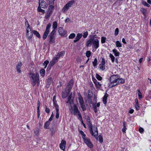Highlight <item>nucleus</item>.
Segmentation results:
<instances>
[{"instance_id":"f257e3e1","label":"nucleus","mask_w":151,"mask_h":151,"mask_svg":"<svg viewBox=\"0 0 151 151\" xmlns=\"http://www.w3.org/2000/svg\"><path fill=\"white\" fill-rule=\"evenodd\" d=\"M124 81V80L122 78H120L119 75H114L111 76L110 78L108 84V87L111 88L118 84L123 83Z\"/></svg>"},{"instance_id":"f03ea898","label":"nucleus","mask_w":151,"mask_h":151,"mask_svg":"<svg viewBox=\"0 0 151 151\" xmlns=\"http://www.w3.org/2000/svg\"><path fill=\"white\" fill-rule=\"evenodd\" d=\"M29 78L32 85L34 86L36 85V83L38 86L40 84V79L39 75L37 72L35 73H30L29 74Z\"/></svg>"},{"instance_id":"7ed1b4c3","label":"nucleus","mask_w":151,"mask_h":151,"mask_svg":"<svg viewBox=\"0 0 151 151\" xmlns=\"http://www.w3.org/2000/svg\"><path fill=\"white\" fill-rule=\"evenodd\" d=\"M69 109L71 113L75 115L78 116L79 114H81L76 105L74 104L73 106H71Z\"/></svg>"},{"instance_id":"20e7f679","label":"nucleus","mask_w":151,"mask_h":151,"mask_svg":"<svg viewBox=\"0 0 151 151\" xmlns=\"http://www.w3.org/2000/svg\"><path fill=\"white\" fill-rule=\"evenodd\" d=\"M74 2V1L73 0L69 1L62 8V12L65 13L67 12L69 8L72 6Z\"/></svg>"},{"instance_id":"39448f33","label":"nucleus","mask_w":151,"mask_h":151,"mask_svg":"<svg viewBox=\"0 0 151 151\" xmlns=\"http://www.w3.org/2000/svg\"><path fill=\"white\" fill-rule=\"evenodd\" d=\"M89 128L91 134L95 137H96L98 134L97 128L96 127H92L91 125L89 126Z\"/></svg>"},{"instance_id":"423d86ee","label":"nucleus","mask_w":151,"mask_h":151,"mask_svg":"<svg viewBox=\"0 0 151 151\" xmlns=\"http://www.w3.org/2000/svg\"><path fill=\"white\" fill-rule=\"evenodd\" d=\"M33 30L30 28V27H27L26 29V35L27 38L30 40L31 39L33 35Z\"/></svg>"},{"instance_id":"0eeeda50","label":"nucleus","mask_w":151,"mask_h":151,"mask_svg":"<svg viewBox=\"0 0 151 151\" xmlns=\"http://www.w3.org/2000/svg\"><path fill=\"white\" fill-rule=\"evenodd\" d=\"M79 97L78 98V101L83 111H84L86 109L85 105L84 104L83 99L81 96L80 93H78Z\"/></svg>"},{"instance_id":"6e6552de","label":"nucleus","mask_w":151,"mask_h":151,"mask_svg":"<svg viewBox=\"0 0 151 151\" xmlns=\"http://www.w3.org/2000/svg\"><path fill=\"white\" fill-rule=\"evenodd\" d=\"M56 31L52 30L50 33L48 37L49 38V42L50 43H52L55 42V35Z\"/></svg>"},{"instance_id":"1a4fd4ad","label":"nucleus","mask_w":151,"mask_h":151,"mask_svg":"<svg viewBox=\"0 0 151 151\" xmlns=\"http://www.w3.org/2000/svg\"><path fill=\"white\" fill-rule=\"evenodd\" d=\"M99 47V41L97 39H95L94 37L92 43V47L96 50Z\"/></svg>"},{"instance_id":"9d476101","label":"nucleus","mask_w":151,"mask_h":151,"mask_svg":"<svg viewBox=\"0 0 151 151\" xmlns=\"http://www.w3.org/2000/svg\"><path fill=\"white\" fill-rule=\"evenodd\" d=\"M51 26L50 23H49L47 26L46 29L43 35V38L44 40L48 36Z\"/></svg>"},{"instance_id":"9b49d317","label":"nucleus","mask_w":151,"mask_h":151,"mask_svg":"<svg viewBox=\"0 0 151 151\" xmlns=\"http://www.w3.org/2000/svg\"><path fill=\"white\" fill-rule=\"evenodd\" d=\"M94 36H91L89 40H88L86 42V46L87 47H90L92 44Z\"/></svg>"},{"instance_id":"f8f14e48","label":"nucleus","mask_w":151,"mask_h":151,"mask_svg":"<svg viewBox=\"0 0 151 151\" xmlns=\"http://www.w3.org/2000/svg\"><path fill=\"white\" fill-rule=\"evenodd\" d=\"M105 61L104 59L102 58L101 62L99 65L100 68L102 70H104L105 69Z\"/></svg>"},{"instance_id":"ddd939ff","label":"nucleus","mask_w":151,"mask_h":151,"mask_svg":"<svg viewBox=\"0 0 151 151\" xmlns=\"http://www.w3.org/2000/svg\"><path fill=\"white\" fill-rule=\"evenodd\" d=\"M58 31L59 34L62 36H65L67 33V32L64 30L62 27H60L58 28Z\"/></svg>"},{"instance_id":"4468645a","label":"nucleus","mask_w":151,"mask_h":151,"mask_svg":"<svg viewBox=\"0 0 151 151\" xmlns=\"http://www.w3.org/2000/svg\"><path fill=\"white\" fill-rule=\"evenodd\" d=\"M73 98H72V93H71L66 101V103H69L70 105L72 104L73 103Z\"/></svg>"},{"instance_id":"2eb2a0df","label":"nucleus","mask_w":151,"mask_h":151,"mask_svg":"<svg viewBox=\"0 0 151 151\" xmlns=\"http://www.w3.org/2000/svg\"><path fill=\"white\" fill-rule=\"evenodd\" d=\"M39 6L43 9H46L47 8V3L44 0H42L40 2H39Z\"/></svg>"},{"instance_id":"dca6fc26","label":"nucleus","mask_w":151,"mask_h":151,"mask_svg":"<svg viewBox=\"0 0 151 151\" xmlns=\"http://www.w3.org/2000/svg\"><path fill=\"white\" fill-rule=\"evenodd\" d=\"M79 132L82 136V138H83L84 142H89V139L86 137V135L83 131L80 130L79 131Z\"/></svg>"},{"instance_id":"f3484780","label":"nucleus","mask_w":151,"mask_h":151,"mask_svg":"<svg viewBox=\"0 0 151 151\" xmlns=\"http://www.w3.org/2000/svg\"><path fill=\"white\" fill-rule=\"evenodd\" d=\"M93 82L97 88H100L101 86V84L98 82L96 79L93 80Z\"/></svg>"},{"instance_id":"a211bd4d","label":"nucleus","mask_w":151,"mask_h":151,"mask_svg":"<svg viewBox=\"0 0 151 151\" xmlns=\"http://www.w3.org/2000/svg\"><path fill=\"white\" fill-rule=\"evenodd\" d=\"M65 53L64 51H62L58 53L56 56L55 57L58 60V59L61 57L63 56Z\"/></svg>"},{"instance_id":"6ab92c4d","label":"nucleus","mask_w":151,"mask_h":151,"mask_svg":"<svg viewBox=\"0 0 151 151\" xmlns=\"http://www.w3.org/2000/svg\"><path fill=\"white\" fill-rule=\"evenodd\" d=\"M22 66V63L21 62H19L16 65V69L17 72L18 73H20L21 72L20 68Z\"/></svg>"},{"instance_id":"aec40b11","label":"nucleus","mask_w":151,"mask_h":151,"mask_svg":"<svg viewBox=\"0 0 151 151\" xmlns=\"http://www.w3.org/2000/svg\"><path fill=\"white\" fill-rule=\"evenodd\" d=\"M82 36V34L81 33H78L77 34V36L75 39L73 40L74 42H76L78 41L81 38Z\"/></svg>"},{"instance_id":"412c9836","label":"nucleus","mask_w":151,"mask_h":151,"mask_svg":"<svg viewBox=\"0 0 151 151\" xmlns=\"http://www.w3.org/2000/svg\"><path fill=\"white\" fill-rule=\"evenodd\" d=\"M66 144V142H61L59 146L60 149L63 151H65Z\"/></svg>"},{"instance_id":"4be33fe9","label":"nucleus","mask_w":151,"mask_h":151,"mask_svg":"<svg viewBox=\"0 0 151 151\" xmlns=\"http://www.w3.org/2000/svg\"><path fill=\"white\" fill-rule=\"evenodd\" d=\"M69 92L68 91V90L67 92L65 90L64 91H63L62 94V97L64 99L66 98Z\"/></svg>"},{"instance_id":"5701e85b","label":"nucleus","mask_w":151,"mask_h":151,"mask_svg":"<svg viewBox=\"0 0 151 151\" xmlns=\"http://www.w3.org/2000/svg\"><path fill=\"white\" fill-rule=\"evenodd\" d=\"M58 60L54 57L52 60L50 61V65L51 66H53L58 61Z\"/></svg>"},{"instance_id":"b1692460","label":"nucleus","mask_w":151,"mask_h":151,"mask_svg":"<svg viewBox=\"0 0 151 151\" xmlns=\"http://www.w3.org/2000/svg\"><path fill=\"white\" fill-rule=\"evenodd\" d=\"M73 82L72 80H71L69 82L68 84V87L69 88L68 89V91L70 92V89H71L73 86Z\"/></svg>"},{"instance_id":"393cba45","label":"nucleus","mask_w":151,"mask_h":151,"mask_svg":"<svg viewBox=\"0 0 151 151\" xmlns=\"http://www.w3.org/2000/svg\"><path fill=\"white\" fill-rule=\"evenodd\" d=\"M108 96V94L107 93L103 97V102L104 104H105L107 102V99Z\"/></svg>"},{"instance_id":"a878e982","label":"nucleus","mask_w":151,"mask_h":151,"mask_svg":"<svg viewBox=\"0 0 151 151\" xmlns=\"http://www.w3.org/2000/svg\"><path fill=\"white\" fill-rule=\"evenodd\" d=\"M112 52L114 53L115 56H119V53L116 49H113L112 50Z\"/></svg>"},{"instance_id":"bb28decb","label":"nucleus","mask_w":151,"mask_h":151,"mask_svg":"<svg viewBox=\"0 0 151 151\" xmlns=\"http://www.w3.org/2000/svg\"><path fill=\"white\" fill-rule=\"evenodd\" d=\"M140 11L144 16H146L147 12V10L145 9L142 8L140 9Z\"/></svg>"},{"instance_id":"cd10ccee","label":"nucleus","mask_w":151,"mask_h":151,"mask_svg":"<svg viewBox=\"0 0 151 151\" xmlns=\"http://www.w3.org/2000/svg\"><path fill=\"white\" fill-rule=\"evenodd\" d=\"M115 43L116 47H122V44L119 41H116Z\"/></svg>"},{"instance_id":"c85d7f7f","label":"nucleus","mask_w":151,"mask_h":151,"mask_svg":"<svg viewBox=\"0 0 151 151\" xmlns=\"http://www.w3.org/2000/svg\"><path fill=\"white\" fill-rule=\"evenodd\" d=\"M57 23L55 21L53 22L52 25V28L53 29V30L55 31L57 27Z\"/></svg>"},{"instance_id":"c756f323","label":"nucleus","mask_w":151,"mask_h":151,"mask_svg":"<svg viewBox=\"0 0 151 151\" xmlns=\"http://www.w3.org/2000/svg\"><path fill=\"white\" fill-rule=\"evenodd\" d=\"M40 74L42 77H43L45 74V70L44 69H42L40 70Z\"/></svg>"},{"instance_id":"7c9ffc66","label":"nucleus","mask_w":151,"mask_h":151,"mask_svg":"<svg viewBox=\"0 0 151 151\" xmlns=\"http://www.w3.org/2000/svg\"><path fill=\"white\" fill-rule=\"evenodd\" d=\"M50 121H48L46 122L45 123L44 125V127L45 128L47 129L48 128V127L50 124Z\"/></svg>"},{"instance_id":"2f4dec72","label":"nucleus","mask_w":151,"mask_h":151,"mask_svg":"<svg viewBox=\"0 0 151 151\" xmlns=\"http://www.w3.org/2000/svg\"><path fill=\"white\" fill-rule=\"evenodd\" d=\"M33 32L34 35H36L38 38H40L41 37L40 34L37 31L34 30L33 31Z\"/></svg>"},{"instance_id":"473e14b6","label":"nucleus","mask_w":151,"mask_h":151,"mask_svg":"<svg viewBox=\"0 0 151 151\" xmlns=\"http://www.w3.org/2000/svg\"><path fill=\"white\" fill-rule=\"evenodd\" d=\"M41 8V7H40V6H38L37 8V10L38 12H41L43 14H44L45 12V10H44L42 9Z\"/></svg>"},{"instance_id":"72a5a7b5","label":"nucleus","mask_w":151,"mask_h":151,"mask_svg":"<svg viewBox=\"0 0 151 151\" xmlns=\"http://www.w3.org/2000/svg\"><path fill=\"white\" fill-rule=\"evenodd\" d=\"M86 144L90 148H92L93 146V144L91 142H85Z\"/></svg>"},{"instance_id":"f704fd0d","label":"nucleus","mask_w":151,"mask_h":151,"mask_svg":"<svg viewBox=\"0 0 151 151\" xmlns=\"http://www.w3.org/2000/svg\"><path fill=\"white\" fill-rule=\"evenodd\" d=\"M52 11H50V12H49V13H47V14H46L45 16V18L46 19H47L48 18H49L51 15V14H52Z\"/></svg>"},{"instance_id":"c9c22d12","label":"nucleus","mask_w":151,"mask_h":151,"mask_svg":"<svg viewBox=\"0 0 151 151\" xmlns=\"http://www.w3.org/2000/svg\"><path fill=\"white\" fill-rule=\"evenodd\" d=\"M137 93L139 99H141L142 98V95L139 89L137 90Z\"/></svg>"},{"instance_id":"e433bc0d","label":"nucleus","mask_w":151,"mask_h":151,"mask_svg":"<svg viewBox=\"0 0 151 151\" xmlns=\"http://www.w3.org/2000/svg\"><path fill=\"white\" fill-rule=\"evenodd\" d=\"M56 110V114L55 115V117L57 119H58L59 117V109H57Z\"/></svg>"},{"instance_id":"4c0bfd02","label":"nucleus","mask_w":151,"mask_h":151,"mask_svg":"<svg viewBox=\"0 0 151 151\" xmlns=\"http://www.w3.org/2000/svg\"><path fill=\"white\" fill-rule=\"evenodd\" d=\"M78 119L81 122V123L83 124V123H84L82 120V116L81 114H79V116H77Z\"/></svg>"},{"instance_id":"58836bf2","label":"nucleus","mask_w":151,"mask_h":151,"mask_svg":"<svg viewBox=\"0 0 151 151\" xmlns=\"http://www.w3.org/2000/svg\"><path fill=\"white\" fill-rule=\"evenodd\" d=\"M109 57L110 58H111V62L112 63H114V61L115 58L114 56L112 54L110 53L109 54Z\"/></svg>"},{"instance_id":"ea45409f","label":"nucleus","mask_w":151,"mask_h":151,"mask_svg":"<svg viewBox=\"0 0 151 151\" xmlns=\"http://www.w3.org/2000/svg\"><path fill=\"white\" fill-rule=\"evenodd\" d=\"M98 61L96 58H95L93 62V65L94 67L96 66L97 65Z\"/></svg>"},{"instance_id":"a19ab883","label":"nucleus","mask_w":151,"mask_h":151,"mask_svg":"<svg viewBox=\"0 0 151 151\" xmlns=\"http://www.w3.org/2000/svg\"><path fill=\"white\" fill-rule=\"evenodd\" d=\"M142 4L145 6H147V7H150V5L147 3V2L145 1H142Z\"/></svg>"},{"instance_id":"79ce46f5","label":"nucleus","mask_w":151,"mask_h":151,"mask_svg":"<svg viewBox=\"0 0 151 151\" xmlns=\"http://www.w3.org/2000/svg\"><path fill=\"white\" fill-rule=\"evenodd\" d=\"M50 5L49 7V12L50 11H52H52L53 10L54 8V6H53V5L52 4H50Z\"/></svg>"},{"instance_id":"37998d69","label":"nucleus","mask_w":151,"mask_h":151,"mask_svg":"<svg viewBox=\"0 0 151 151\" xmlns=\"http://www.w3.org/2000/svg\"><path fill=\"white\" fill-rule=\"evenodd\" d=\"M91 52L90 51H87L86 52V56L88 58L91 56Z\"/></svg>"},{"instance_id":"c03bdc74","label":"nucleus","mask_w":151,"mask_h":151,"mask_svg":"<svg viewBox=\"0 0 151 151\" xmlns=\"http://www.w3.org/2000/svg\"><path fill=\"white\" fill-rule=\"evenodd\" d=\"M76 36V34L74 33H73L71 34L69 36V39H73V38Z\"/></svg>"},{"instance_id":"a18cd8bd","label":"nucleus","mask_w":151,"mask_h":151,"mask_svg":"<svg viewBox=\"0 0 151 151\" xmlns=\"http://www.w3.org/2000/svg\"><path fill=\"white\" fill-rule=\"evenodd\" d=\"M88 35V32L86 31L83 33V35H82V36L84 38H85L87 37Z\"/></svg>"},{"instance_id":"49530a36","label":"nucleus","mask_w":151,"mask_h":151,"mask_svg":"<svg viewBox=\"0 0 151 151\" xmlns=\"http://www.w3.org/2000/svg\"><path fill=\"white\" fill-rule=\"evenodd\" d=\"M106 37H101V43L103 44L104 43L106 42Z\"/></svg>"},{"instance_id":"de8ad7c7","label":"nucleus","mask_w":151,"mask_h":151,"mask_svg":"<svg viewBox=\"0 0 151 151\" xmlns=\"http://www.w3.org/2000/svg\"><path fill=\"white\" fill-rule=\"evenodd\" d=\"M96 78L99 81H101L102 79V77L99 75L97 74H96Z\"/></svg>"},{"instance_id":"09e8293b","label":"nucleus","mask_w":151,"mask_h":151,"mask_svg":"<svg viewBox=\"0 0 151 151\" xmlns=\"http://www.w3.org/2000/svg\"><path fill=\"white\" fill-rule=\"evenodd\" d=\"M123 128L122 129V131L124 132H125L126 128L125 127V122H124L123 123Z\"/></svg>"},{"instance_id":"8fccbe9b","label":"nucleus","mask_w":151,"mask_h":151,"mask_svg":"<svg viewBox=\"0 0 151 151\" xmlns=\"http://www.w3.org/2000/svg\"><path fill=\"white\" fill-rule=\"evenodd\" d=\"M49 63V62L48 60H45V61L44 63L43 64V65L45 66L44 68H46L47 66V64H48Z\"/></svg>"},{"instance_id":"3c124183","label":"nucleus","mask_w":151,"mask_h":151,"mask_svg":"<svg viewBox=\"0 0 151 151\" xmlns=\"http://www.w3.org/2000/svg\"><path fill=\"white\" fill-rule=\"evenodd\" d=\"M53 103V105L55 107L56 109H59V106L57 104V101Z\"/></svg>"},{"instance_id":"603ef678","label":"nucleus","mask_w":151,"mask_h":151,"mask_svg":"<svg viewBox=\"0 0 151 151\" xmlns=\"http://www.w3.org/2000/svg\"><path fill=\"white\" fill-rule=\"evenodd\" d=\"M119 33V29L116 28L114 34L115 36L117 35Z\"/></svg>"},{"instance_id":"864d4df0","label":"nucleus","mask_w":151,"mask_h":151,"mask_svg":"<svg viewBox=\"0 0 151 151\" xmlns=\"http://www.w3.org/2000/svg\"><path fill=\"white\" fill-rule=\"evenodd\" d=\"M50 131L51 134L53 135L55 134V130L54 129L52 128L50 129Z\"/></svg>"},{"instance_id":"5fc2aeb1","label":"nucleus","mask_w":151,"mask_h":151,"mask_svg":"<svg viewBox=\"0 0 151 151\" xmlns=\"http://www.w3.org/2000/svg\"><path fill=\"white\" fill-rule=\"evenodd\" d=\"M52 81V78L51 77H50L47 80V82L49 84H50L51 83V81Z\"/></svg>"},{"instance_id":"6e6d98bb","label":"nucleus","mask_w":151,"mask_h":151,"mask_svg":"<svg viewBox=\"0 0 151 151\" xmlns=\"http://www.w3.org/2000/svg\"><path fill=\"white\" fill-rule=\"evenodd\" d=\"M53 117H54V115L53 114V112H52V114L51 116L49 119V121L50 122L52 120V119H53Z\"/></svg>"},{"instance_id":"4d7b16f0","label":"nucleus","mask_w":151,"mask_h":151,"mask_svg":"<svg viewBox=\"0 0 151 151\" xmlns=\"http://www.w3.org/2000/svg\"><path fill=\"white\" fill-rule=\"evenodd\" d=\"M55 0H50L49 1V4L53 5L54 4V2Z\"/></svg>"},{"instance_id":"13d9d810","label":"nucleus","mask_w":151,"mask_h":151,"mask_svg":"<svg viewBox=\"0 0 151 151\" xmlns=\"http://www.w3.org/2000/svg\"><path fill=\"white\" fill-rule=\"evenodd\" d=\"M136 109L138 110L139 109L138 104H135L134 105Z\"/></svg>"},{"instance_id":"bf43d9fd","label":"nucleus","mask_w":151,"mask_h":151,"mask_svg":"<svg viewBox=\"0 0 151 151\" xmlns=\"http://www.w3.org/2000/svg\"><path fill=\"white\" fill-rule=\"evenodd\" d=\"M34 132L36 135H37L39 134V130H38L36 129L34 131Z\"/></svg>"},{"instance_id":"052dcab7","label":"nucleus","mask_w":151,"mask_h":151,"mask_svg":"<svg viewBox=\"0 0 151 151\" xmlns=\"http://www.w3.org/2000/svg\"><path fill=\"white\" fill-rule=\"evenodd\" d=\"M45 111L47 113H49L50 112V109L47 107H45Z\"/></svg>"},{"instance_id":"680f3d73","label":"nucleus","mask_w":151,"mask_h":151,"mask_svg":"<svg viewBox=\"0 0 151 151\" xmlns=\"http://www.w3.org/2000/svg\"><path fill=\"white\" fill-rule=\"evenodd\" d=\"M93 109L95 113L97 112V108L95 106H93Z\"/></svg>"},{"instance_id":"e2e57ef3","label":"nucleus","mask_w":151,"mask_h":151,"mask_svg":"<svg viewBox=\"0 0 151 151\" xmlns=\"http://www.w3.org/2000/svg\"><path fill=\"white\" fill-rule=\"evenodd\" d=\"M25 26L27 27H30V26L29 25L28 22L27 21L25 22Z\"/></svg>"},{"instance_id":"0e129e2a","label":"nucleus","mask_w":151,"mask_h":151,"mask_svg":"<svg viewBox=\"0 0 151 151\" xmlns=\"http://www.w3.org/2000/svg\"><path fill=\"white\" fill-rule=\"evenodd\" d=\"M99 142H103V138L102 136L99 135Z\"/></svg>"},{"instance_id":"69168bd1","label":"nucleus","mask_w":151,"mask_h":151,"mask_svg":"<svg viewBox=\"0 0 151 151\" xmlns=\"http://www.w3.org/2000/svg\"><path fill=\"white\" fill-rule=\"evenodd\" d=\"M144 131V129L142 128V127H140L139 129V132L141 133H142Z\"/></svg>"},{"instance_id":"338daca9","label":"nucleus","mask_w":151,"mask_h":151,"mask_svg":"<svg viewBox=\"0 0 151 151\" xmlns=\"http://www.w3.org/2000/svg\"><path fill=\"white\" fill-rule=\"evenodd\" d=\"M122 42L124 44H126L127 42L125 40L124 38H123L122 40Z\"/></svg>"},{"instance_id":"774afa93","label":"nucleus","mask_w":151,"mask_h":151,"mask_svg":"<svg viewBox=\"0 0 151 151\" xmlns=\"http://www.w3.org/2000/svg\"><path fill=\"white\" fill-rule=\"evenodd\" d=\"M134 111V110L133 109H130L129 111V113L130 114H132Z\"/></svg>"}]
</instances>
